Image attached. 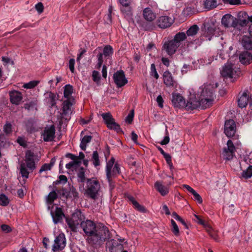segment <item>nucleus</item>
<instances>
[{"label": "nucleus", "mask_w": 252, "mask_h": 252, "mask_svg": "<svg viewBox=\"0 0 252 252\" xmlns=\"http://www.w3.org/2000/svg\"><path fill=\"white\" fill-rule=\"evenodd\" d=\"M74 64L75 60L74 59H70L69 61L68 66L69 68L72 73H73L74 71Z\"/></svg>", "instance_id": "052dcab7"}, {"label": "nucleus", "mask_w": 252, "mask_h": 252, "mask_svg": "<svg viewBox=\"0 0 252 252\" xmlns=\"http://www.w3.org/2000/svg\"><path fill=\"white\" fill-rule=\"evenodd\" d=\"M239 58L240 62L245 65L249 64L252 62V55L247 51L241 53Z\"/></svg>", "instance_id": "393cba45"}, {"label": "nucleus", "mask_w": 252, "mask_h": 252, "mask_svg": "<svg viewBox=\"0 0 252 252\" xmlns=\"http://www.w3.org/2000/svg\"><path fill=\"white\" fill-rule=\"evenodd\" d=\"M46 100L48 103H49L50 106L57 107L56 100L58 99L56 97V95L54 93L50 92L47 93Z\"/></svg>", "instance_id": "c756f323"}, {"label": "nucleus", "mask_w": 252, "mask_h": 252, "mask_svg": "<svg viewBox=\"0 0 252 252\" xmlns=\"http://www.w3.org/2000/svg\"><path fill=\"white\" fill-rule=\"evenodd\" d=\"M2 231L5 233H8L11 231L10 227L6 224H2L1 225Z\"/></svg>", "instance_id": "774afa93"}, {"label": "nucleus", "mask_w": 252, "mask_h": 252, "mask_svg": "<svg viewBox=\"0 0 252 252\" xmlns=\"http://www.w3.org/2000/svg\"><path fill=\"white\" fill-rule=\"evenodd\" d=\"M214 90L210 86L203 88L200 92V98L201 101L206 103L202 104L203 107L206 108L210 107L214 101Z\"/></svg>", "instance_id": "20e7f679"}, {"label": "nucleus", "mask_w": 252, "mask_h": 252, "mask_svg": "<svg viewBox=\"0 0 252 252\" xmlns=\"http://www.w3.org/2000/svg\"><path fill=\"white\" fill-rule=\"evenodd\" d=\"M150 75L154 76L156 79H158L159 77V75L157 71L156 66L154 63H152L151 65Z\"/></svg>", "instance_id": "de8ad7c7"}, {"label": "nucleus", "mask_w": 252, "mask_h": 252, "mask_svg": "<svg viewBox=\"0 0 252 252\" xmlns=\"http://www.w3.org/2000/svg\"><path fill=\"white\" fill-rule=\"evenodd\" d=\"M249 100V96L244 93L238 100V105L239 107L243 108L246 107L248 105Z\"/></svg>", "instance_id": "c85d7f7f"}, {"label": "nucleus", "mask_w": 252, "mask_h": 252, "mask_svg": "<svg viewBox=\"0 0 252 252\" xmlns=\"http://www.w3.org/2000/svg\"><path fill=\"white\" fill-rule=\"evenodd\" d=\"M110 238V232L105 226H97L92 241L94 243L103 242Z\"/></svg>", "instance_id": "39448f33"}, {"label": "nucleus", "mask_w": 252, "mask_h": 252, "mask_svg": "<svg viewBox=\"0 0 252 252\" xmlns=\"http://www.w3.org/2000/svg\"><path fill=\"white\" fill-rule=\"evenodd\" d=\"M34 158L35 155L30 150L26 151L25 162L20 165V173H30L34 171L36 168Z\"/></svg>", "instance_id": "f257e3e1"}, {"label": "nucleus", "mask_w": 252, "mask_h": 252, "mask_svg": "<svg viewBox=\"0 0 252 252\" xmlns=\"http://www.w3.org/2000/svg\"><path fill=\"white\" fill-rule=\"evenodd\" d=\"M107 126L109 129L114 130L118 133L122 131L120 126L115 122V120Z\"/></svg>", "instance_id": "4c0bfd02"}, {"label": "nucleus", "mask_w": 252, "mask_h": 252, "mask_svg": "<svg viewBox=\"0 0 252 252\" xmlns=\"http://www.w3.org/2000/svg\"><path fill=\"white\" fill-rule=\"evenodd\" d=\"M51 214L53 220L56 224L61 222L64 216L63 213L62 209L58 207L56 208L55 211L53 210L51 211Z\"/></svg>", "instance_id": "5701e85b"}, {"label": "nucleus", "mask_w": 252, "mask_h": 252, "mask_svg": "<svg viewBox=\"0 0 252 252\" xmlns=\"http://www.w3.org/2000/svg\"><path fill=\"white\" fill-rule=\"evenodd\" d=\"M221 24L226 28H236L238 26V21L231 14H227L222 17L221 19Z\"/></svg>", "instance_id": "dca6fc26"}, {"label": "nucleus", "mask_w": 252, "mask_h": 252, "mask_svg": "<svg viewBox=\"0 0 252 252\" xmlns=\"http://www.w3.org/2000/svg\"><path fill=\"white\" fill-rule=\"evenodd\" d=\"M133 205L135 209L140 212H144L145 210L144 207L140 205L137 201L136 202H134V204Z\"/></svg>", "instance_id": "0e129e2a"}, {"label": "nucleus", "mask_w": 252, "mask_h": 252, "mask_svg": "<svg viewBox=\"0 0 252 252\" xmlns=\"http://www.w3.org/2000/svg\"><path fill=\"white\" fill-rule=\"evenodd\" d=\"M73 93V87L70 85H66L64 87L63 96L66 99H70V98H74L72 95Z\"/></svg>", "instance_id": "7c9ffc66"}, {"label": "nucleus", "mask_w": 252, "mask_h": 252, "mask_svg": "<svg viewBox=\"0 0 252 252\" xmlns=\"http://www.w3.org/2000/svg\"><path fill=\"white\" fill-rule=\"evenodd\" d=\"M163 79L164 84L167 87H173L176 83L171 72L168 70H166L163 73Z\"/></svg>", "instance_id": "b1692460"}, {"label": "nucleus", "mask_w": 252, "mask_h": 252, "mask_svg": "<svg viewBox=\"0 0 252 252\" xmlns=\"http://www.w3.org/2000/svg\"><path fill=\"white\" fill-rule=\"evenodd\" d=\"M52 167L48 163L44 164L39 170V172L47 171L51 169Z\"/></svg>", "instance_id": "bf43d9fd"}, {"label": "nucleus", "mask_w": 252, "mask_h": 252, "mask_svg": "<svg viewBox=\"0 0 252 252\" xmlns=\"http://www.w3.org/2000/svg\"><path fill=\"white\" fill-rule=\"evenodd\" d=\"M92 78L94 82L97 84H99L100 80V76L98 71L94 70L93 71Z\"/></svg>", "instance_id": "a18cd8bd"}, {"label": "nucleus", "mask_w": 252, "mask_h": 252, "mask_svg": "<svg viewBox=\"0 0 252 252\" xmlns=\"http://www.w3.org/2000/svg\"><path fill=\"white\" fill-rule=\"evenodd\" d=\"M191 194L193 195L194 200L197 201L198 203L201 204L202 202L201 197L195 190H194Z\"/></svg>", "instance_id": "4d7b16f0"}, {"label": "nucleus", "mask_w": 252, "mask_h": 252, "mask_svg": "<svg viewBox=\"0 0 252 252\" xmlns=\"http://www.w3.org/2000/svg\"><path fill=\"white\" fill-rule=\"evenodd\" d=\"M171 225H172V230L173 233L176 235L178 236L180 234L179 227L175 222V221L173 220H171Z\"/></svg>", "instance_id": "c03bdc74"}, {"label": "nucleus", "mask_w": 252, "mask_h": 252, "mask_svg": "<svg viewBox=\"0 0 252 252\" xmlns=\"http://www.w3.org/2000/svg\"><path fill=\"white\" fill-rule=\"evenodd\" d=\"M3 131L6 134H10L12 132V125L10 123L6 122L3 126Z\"/></svg>", "instance_id": "09e8293b"}, {"label": "nucleus", "mask_w": 252, "mask_h": 252, "mask_svg": "<svg viewBox=\"0 0 252 252\" xmlns=\"http://www.w3.org/2000/svg\"><path fill=\"white\" fill-rule=\"evenodd\" d=\"M84 158H85V155L83 154V153L80 152L79 154V156H77L75 155V158H75V160L79 161L80 162V164L81 165L82 160L84 159Z\"/></svg>", "instance_id": "338daca9"}, {"label": "nucleus", "mask_w": 252, "mask_h": 252, "mask_svg": "<svg viewBox=\"0 0 252 252\" xmlns=\"http://www.w3.org/2000/svg\"><path fill=\"white\" fill-rule=\"evenodd\" d=\"M64 157L71 160L65 164V168L68 172H75L77 173H85V169L80 164V162L75 160V155L71 153H66Z\"/></svg>", "instance_id": "7ed1b4c3"}, {"label": "nucleus", "mask_w": 252, "mask_h": 252, "mask_svg": "<svg viewBox=\"0 0 252 252\" xmlns=\"http://www.w3.org/2000/svg\"><path fill=\"white\" fill-rule=\"evenodd\" d=\"M224 132L229 138L235 136L236 132V125L235 122L232 119L226 120L224 124Z\"/></svg>", "instance_id": "9b49d317"}, {"label": "nucleus", "mask_w": 252, "mask_h": 252, "mask_svg": "<svg viewBox=\"0 0 252 252\" xmlns=\"http://www.w3.org/2000/svg\"><path fill=\"white\" fill-rule=\"evenodd\" d=\"M174 22V19L168 16L163 15L158 17L156 20V25L159 28L164 29L170 27Z\"/></svg>", "instance_id": "4468645a"}, {"label": "nucleus", "mask_w": 252, "mask_h": 252, "mask_svg": "<svg viewBox=\"0 0 252 252\" xmlns=\"http://www.w3.org/2000/svg\"><path fill=\"white\" fill-rule=\"evenodd\" d=\"M105 58H108L113 54V49L111 45H106L103 49L102 53Z\"/></svg>", "instance_id": "e433bc0d"}, {"label": "nucleus", "mask_w": 252, "mask_h": 252, "mask_svg": "<svg viewBox=\"0 0 252 252\" xmlns=\"http://www.w3.org/2000/svg\"><path fill=\"white\" fill-rule=\"evenodd\" d=\"M100 190V185L94 178L88 179L85 194L92 199L96 198Z\"/></svg>", "instance_id": "f03ea898"}, {"label": "nucleus", "mask_w": 252, "mask_h": 252, "mask_svg": "<svg viewBox=\"0 0 252 252\" xmlns=\"http://www.w3.org/2000/svg\"><path fill=\"white\" fill-rule=\"evenodd\" d=\"M186 38L187 35L185 32H179L175 35L172 40L179 47L182 44V42L185 40Z\"/></svg>", "instance_id": "bb28decb"}, {"label": "nucleus", "mask_w": 252, "mask_h": 252, "mask_svg": "<svg viewBox=\"0 0 252 252\" xmlns=\"http://www.w3.org/2000/svg\"><path fill=\"white\" fill-rule=\"evenodd\" d=\"M142 15L146 21L150 22L154 21L157 17L156 12L149 7L145 8L143 10Z\"/></svg>", "instance_id": "412c9836"}, {"label": "nucleus", "mask_w": 252, "mask_h": 252, "mask_svg": "<svg viewBox=\"0 0 252 252\" xmlns=\"http://www.w3.org/2000/svg\"><path fill=\"white\" fill-rule=\"evenodd\" d=\"M113 78L114 83L118 88L124 86L128 82L126 77L125 72L122 70H118L115 72Z\"/></svg>", "instance_id": "f8f14e48"}, {"label": "nucleus", "mask_w": 252, "mask_h": 252, "mask_svg": "<svg viewBox=\"0 0 252 252\" xmlns=\"http://www.w3.org/2000/svg\"><path fill=\"white\" fill-rule=\"evenodd\" d=\"M35 8L39 14H40L43 12L44 6H43V3L41 2H39L38 3H37L35 5Z\"/></svg>", "instance_id": "5fc2aeb1"}, {"label": "nucleus", "mask_w": 252, "mask_h": 252, "mask_svg": "<svg viewBox=\"0 0 252 252\" xmlns=\"http://www.w3.org/2000/svg\"><path fill=\"white\" fill-rule=\"evenodd\" d=\"M178 48L177 44L172 40H169L164 43L161 50L165 51L169 56H172L175 54Z\"/></svg>", "instance_id": "2eb2a0df"}, {"label": "nucleus", "mask_w": 252, "mask_h": 252, "mask_svg": "<svg viewBox=\"0 0 252 252\" xmlns=\"http://www.w3.org/2000/svg\"><path fill=\"white\" fill-rule=\"evenodd\" d=\"M155 187L162 196H165L169 192L168 186L163 185L161 182L157 181L155 184Z\"/></svg>", "instance_id": "a878e982"}, {"label": "nucleus", "mask_w": 252, "mask_h": 252, "mask_svg": "<svg viewBox=\"0 0 252 252\" xmlns=\"http://www.w3.org/2000/svg\"><path fill=\"white\" fill-rule=\"evenodd\" d=\"M156 100L159 107L161 108H163L164 100L162 98V96L161 95H158Z\"/></svg>", "instance_id": "e2e57ef3"}, {"label": "nucleus", "mask_w": 252, "mask_h": 252, "mask_svg": "<svg viewBox=\"0 0 252 252\" xmlns=\"http://www.w3.org/2000/svg\"><path fill=\"white\" fill-rule=\"evenodd\" d=\"M115 162V159L112 158L108 163H107L106 173H111V170Z\"/></svg>", "instance_id": "864d4df0"}, {"label": "nucleus", "mask_w": 252, "mask_h": 252, "mask_svg": "<svg viewBox=\"0 0 252 252\" xmlns=\"http://www.w3.org/2000/svg\"><path fill=\"white\" fill-rule=\"evenodd\" d=\"M67 182V178L64 175H60L59 177V180L53 182V185H57L59 184H64Z\"/></svg>", "instance_id": "49530a36"}, {"label": "nucleus", "mask_w": 252, "mask_h": 252, "mask_svg": "<svg viewBox=\"0 0 252 252\" xmlns=\"http://www.w3.org/2000/svg\"><path fill=\"white\" fill-rule=\"evenodd\" d=\"M194 218L193 219V220L196 223L203 225V226H206V222H205L203 220H202L199 216L194 214Z\"/></svg>", "instance_id": "603ef678"}, {"label": "nucleus", "mask_w": 252, "mask_h": 252, "mask_svg": "<svg viewBox=\"0 0 252 252\" xmlns=\"http://www.w3.org/2000/svg\"><path fill=\"white\" fill-rule=\"evenodd\" d=\"M172 102L175 107L185 108L186 105L185 100L180 94H172Z\"/></svg>", "instance_id": "aec40b11"}, {"label": "nucleus", "mask_w": 252, "mask_h": 252, "mask_svg": "<svg viewBox=\"0 0 252 252\" xmlns=\"http://www.w3.org/2000/svg\"><path fill=\"white\" fill-rule=\"evenodd\" d=\"M242 44L245 49L252 50V38L247 35H244L242 38Z\"/></svg>", "instance_id": "cd10ccee"}, {"label": "nucleus", "mask_w": 252, "mask_h": 252, "mask_svg": "<svg viewBox=\"0 0 252 252\" xmlns=\"http://www.w3.org/2000/svg\"><path fill=\"white\" fill-rule=\"evenodd\" d=\"M66 245V239L63 233H61L56 237L52 247V251L54 252L62 250Z\"/></svg>", "instance_id": "ddd939ff"}, {"label": "nucleus", "mask_w": 252, "mask_h": 252, "mask_svg": "<svg viewBox=\"0 0 252 252\" xmlns=\"http://www.w3.org/2000/svg\"><path fill=\"white\" fill-rule=\"evenodd\" d=\"M215 30L212 27H208L207 31L204 33V36L207 38V39L210 40L212 37L214 35Z\"/></svg>", "instance_id": "a19ab883"}, {"label": "nucleus", "mask_w": 252, "mask_h": 252, "mask_svg": "<svg viewBox=\"0 0 252 252\" xmlns=\"http://www.w3.org/2000/svg\"><path fill=\"white\" fill-rule=\"evenodd\" d=\"M35 106V103L33 101H31L29 103H26L24 104V108L28 110L33 108Z\"/></svg>", "instance_id": "680f3d73"}, {"label": "nucleus", "mask_w": 252, "mask_h": 252, "mask_svg": "<svg viewBox=\"0 0 252 252\" xmlns=\"http://www.w3.org/2000/svg\"><path fill=\"white\" fill-rule=\"evenodd\" d=\"M164 158H165L166 161L168 164H169L170 166L172 165V160H171V157L170 155L167 153H165L163 155Z\"/></svg>", "instance_id": "69168bd1"}, {"label": "nucleus", "mask_w": 252, "mask_h": 252, "mask_svg": "<svg viewBox=\"0 0 252 252\" xmlns=\"http://www.w3.org/2000/svg\"><path fill=\"white\" fill-rule=\"evenodd\" d=\"M101 116L107 126L109 125L113 120H115L112 115L109 112L103 113Z\"/></svg>", "instance_id": "c9c22d12"}, {"label": "nucleus", "mask_w": 252, "mask_h": 252, "mask_svg": "<svg viewBox=\"0 0 252 252\" xmlns=\"http://www.w3.org/2000/svg\"><path fill=\"white\" fill-rule=\"evenodd\" d=\"M39 83L38 81H31L29 83L24 84L23 87L25 89H32L36 87Z\"/></svg>", "instance_id": "79ce46f5"}, {"label": "nucleus", "mask_w": 252, "mask_h": 252, "mask_svg": "<svg viewBox=\"0 0 252 252\" xmlns=\"http://www.w3.org/2000/svg\"><path fill=\"white\" fill-rule=\"evenodd\" d=\"M55 128L54 126L46 127L43 134V139L45 141H52L55 138Z\"/></svg>", "instance_id": "4be33fe9"}, {"label": "nucleus", "mask_w": 252, "mask_h": 252, "mask_svg": "<svg viewBox=\"0 0 252 252\" xmlns=\"http://www.w3.org/2000/svg\"><path fill=\"white\" fill-rule=\"evenodd\" d=\"M224 4H229L230 5H239L241 4V0H222Z\"/></svg>", "instance_id": "3c124183"}, {"label": "nucleus", "mask_w": 252, "mask_h": 252, "mask_svg": "<svg viewBox=\"0 0 252 252\" xmlns=\"http://www.w3.org/2000/svg\"><path fill=\"white\" fill-rule=\"evenodd\" d=\"M172 216L177 220L181 222L184 225H186L185 221L182 219V218L180 217L176 212H173L172 214Z\"/></svg>", "instance_id": "6e6d98bb"}, {"label": "nucleus", "mask_w": 252, "mask_h": 252, "mask_svg": "<svg viewBox=\"0 0 252 252\" xmlns=\"http://www.w3.org/2000/svg\"><path fill=\"white\" fill-rule=\"evenodd\" d=\"M92 159L94 166L96 167L100 164L98 154L97 151L93 152Z\"/></svg>", "instance_id": "58836bf2"}, {"label": "nucleus", "mask_w": 252, "mask_h": 252, "mask_svg": "<svg viewBox=\"0 0 252 252\" xmlns=\"http://www.w3.org/2000/svg\"><path fill=\"white\" fill-rule=\"evenodd\" d=\"M84 219V217L82 212L79 210H76L72 214L71 218L66 220V221L69 227L72 230H74L79 224H81Z\"/></svg>", "instance_id": "0eeeda50"}, {"label": "nucleus", "mask_w": 252, "mask_h": 252, "mask_svg": "<svg viewBox=\"0 0 252 252\" xmlns=\"http://www.w3.org/2000/svg\"><path fill=\"white\" fill-rule=\"evenodd\" d=\"M57 198V194L55 191L51 192L47 197V201L48 204H52Z\"/></svg>", "instance_id": "37998d69"}, {"label": "nucleus", "mask_w": 252, "mask_h": 252, "mask_svg": "<svg viewBox=\"0 0 252 252\" xmlns=\"http://www.w3.org/2000/svg\"><path fill=\"white\" fill-rule=\"evenodd\" d=\"M199 31V27L196 25H193L191 26L187 31L188 36H194Z\"/></svg>", "instance_id": "f704fd0d"}, {"label": "nucleus", "mask_w": 252, "mask_h": 252, "mask_svg": "<svg viewBox=\"0 0 252 252\" xmlns=\"http://www.w3.org/2000/svg\"><path fill=\"white\" fill-rule=\"evenodd\" d=\"M203 4L205 8L210 10L216 8L218 2L217 0H205Z\"/></svg>", "instance_id": "2f4dec72"}, {"label": "nucleus", "mask_w": 252, "mask_h": 252, "mask_svg": "<svg viewBox=\"0 0 252 252\" xmlns=\"http://www.w3.org/2000/svg\"><path fill=\"white\" fill-rule=\"evenodd\" d=\"M132 4V3L123 4L120 7L121 11L129 22H133Z\"/></svg>", "instance_id": "f3484780"}, {"label": "nucleus", "mask_w": 252, "mask_h": 252, "mask_svg": "<svg viewBox=\"0 0 252 252\" xmlns=\"http://www.w3.org/2000/svg\"><path fill=\"white\" fill-rule=\"evenodd\" d=\"M92 137L91 135H85L81 139L80 147L82 150H85L87 144L90 142Z\"/></svg>", "instance_id": "72a5a7b5"}, {"label": "nucleus", "mask_w": 252, "mask_h": 252, "mask_svg": "<svg viewBox=\"0 0 252 252\" xmlns=\"http://www.w3.org/2000/svg\"><path fill=\"white\" fill-rule=\"evenodd\" d=\"M197 12L196 9L191 6H187L182 11V14L184 16H189L194 14Z\"/></svg>", "instance_id": "473e14b6"}, {"label": "nucleus", "mask_w": 252, "mask_h": 252, "mask_svg": "<svg viewBox=\"0 0 252 252\" xmlns=\"http://www.w3.org/2000/svg\"><path fill=\"white\" fill-rule=\"evenodd\" d=\"M202 104H203V102L200 99H197L194 96H191L186 103L185 108L187 110H192L197 108L206 109V107H203Z\"/></svg>", "instance_id": "9d476101"}, {"label": "nucleus", "mask_w": 252, "mask_h": 252, "mask_svg": "<svg viewBox=\"0 0 252 252\" xmlns=\"http://www.w3.org/2000/svg\"><path fill=\"white\" fill-rule=\"evenodd\" d=\"M236 72V71L234 70L233 64L229 63H225L220 71L221 75L223 77L230 78H235Z\"/></svg>", "instance_id": "a211bd4d"}, {"label": "nucleus", "mask_w": 252, "mask_h": 252, "mask_svg": "<svg viewBox=\"0 0 252 252\" xmlns=\"http://www.w3.org/2000/svg\"><path fill=\"white\" fill-rule=\"evenodd\" d=\"M75 103L74 98H70V99L64 100L62 103V113L61 117L62 119L68 121L70 119V115L72 113L73 109V105Z\"/></svg>", "instance_id": "423d86ee"}, {"label": "nucleus", "mask_w": 252, "mask_h": 252, "mask_svg": "<svg viewBox=\"0 0 252 252\" xmlns=\"http://www.w3.org/2000/svg\"><path fill=\"white\" fill-rule=\"evenodd\" d=\"M9 203V199L8 197L4 194H0V205L2 206H6Z\"/></svg>", "instance_id": "ea45409f"}, {"label": "nucleus", "mask_w": 252, "mask_h": 252, "mask_svg": "<svg viewBox=\"0 0 252 252\" xmlns=\"http://www.w3.org/2000/svg\"><path fill=\"white\" fill-rule=\"evenodd\" d=\"M134 117V110L132 109L130 111V113L126 117L125 121L126 123L130 124L133 121Z\"/></svg>", "instance_id": "8fccbe9b"}, {"label": "nucleus", "mask_w": 252, "mask_h": 252, "mask_svg": "<svg viewBox=\"0 0 252 252\" xmlns=\"http://www.w3.org/2000/svg\"><path fill=\"white\" fill-rule=\"evenodd\" d=\"M28 175L29 174H19V176H18L17 178L22 185L24 184L26 180L28 178Z\"/></svg>", "instance_id": "13d9d810"}, {"label": "nucleus", "mask_w": 252, "mask_h": 252, "mask_svg": "<svg viewBox=\"0 0 252 252\" xmlns=\"http://www.w3.org/2000/svg\"><path fill=\"white\" fill-rule=\"evenodd\" d=\"M10 101L12 104L18 105L23 99L22 93L18 91L13 90L9 92Z\"/></svg>", "instance_id": "6ab92c4d"}, {"label": "nucleus", "mask_w": 252, "mask_h": 252, "mask_svg": "<svg viewBox=\"0 0 252 252\" xmlns=\"http://www.w3.org/2000/svg\"><path fill=\"white\" fill-rule=\"evenodd\" d=\"M235 151V147L232 140H228L227 142V148H224L221 156L222 158L227 160L233 158Z\"/></svg>", "instance_id": "1a4fd4ad"}, {"label": "nucleus", "mask_w": 252, "mask_h": 252, "mask_svg": "<svg viewBox=\"0 0 252 252\" xmlns=\"http://www.w3.org/2000/svg\"><path fill=\"white\" fill-rule=\"evenodd\" d=\"M81 226L84 233L90 237V239L92 241L97 227L95 223L91 220H87L82 222Z\"/></svg>", "instance_id": "6e6552de"}]
</instances>
